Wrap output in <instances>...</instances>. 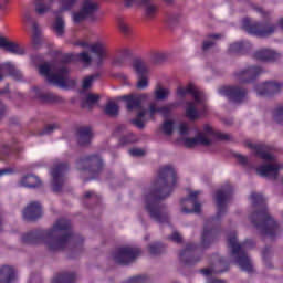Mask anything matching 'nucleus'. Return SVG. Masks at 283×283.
Returning a JSON list of instances; mask_svg holds the SVG:
<instances>
[{
    "mask_svg": "<svg viewBox=\"0 0 283 283\" xmlns=\"http://www.w3.org/2000/svg\"><path fill=\"white\" fill-rule=\"evenodd\" d=\"M251 200L254 208H260L250 216L251 223L260 231L261 235H268L271 240H275L277 233H280V223L269 214V208L266 207L264 197L260 193L252 192Z\"/></svg>",
    "mask_w": 283,
    "mask_h": 283,
    "instance_id": "20e7f679",
    "label": "nucleus"
},
{
    "mask_svg": "<svg viewBox=\"0 0 283 283\" xmlns=\"http://www.w3.org/2000/svg\"><path fill=\"white\" fill-rule=\"evenodd\" d=\"M127 59H132V50L120 49L118 50V55L113 59L112 64L117 67H123L127 62Z\"/></svg>",
    "mask_w": 283,
    "mask_h": 283,
    "instance_id": "c756f323",
    "label": "nucleus"
},
{
    "mask_svg": "<svg viewBox=\"0 0 283 283\" xmlns=\"http://www.w3.org/2000/svg\"><path fill=\"white\" fill-rule=\"evenodd\" d=\"M23 244H45L49 251H65L70 244L83 243V237L72 230L70 219H57L53 228L49 230H32L22 234Z\"/></svg>",
    "mask_w": 283,
    "mask_h": 283,
    "instance_id": "f03ea898",
    "label": "nucleus"
},
{
    "mask_svg": "<svg viewBox=\"0 0 283 283\" xmlns=\"http://www.w3.org/2000/svg\"><path fill=\"white\" fill-rule=\"evenodd\" d=\"M17 280V270L10 265L0 268V283H12Z\"/></svg>",
    "mask_w": 283,
    "mask_h": 283,
    "instance_id": "a878e982",
    "label": "nucleus"
},
{
    "mask_svg": "<svg viewBox=\"0 0 283 283\" xmlns=\"http://www.w3.org/2000/svg\"><path fill=\"white\" fill-rule=\"evenodd\" d=\"M161 132L166 136H171L174 134V120L167 119L163 123Z\"/></svg>",
    "mask_w": 283,
    "mask_h": 283,
    "instance_id": "864d4df0",
    "label": "nucleus"
},
{
    "mask_svg": "<svg viewBox=\"0 0 283 283\" xmlns=\"http://www.w3.org/2000/svg\"><path fill=\"white\" fill-rule=\"evenodd\" d=\"M84 205L87 202H94L96 207H101V196L96 195V192L90 190L84 193Z\"/></svg>",
    "mask_w": 283,
    "mask_h": 283,
    "instance_id": "79ce46f5",
    "label": "nucleus"
},
{
    "mask_svg": "<svg viewBox=\"0 0 283 283\" xmlns=\"http://www.w3.org/2000/svg\"><path fill=\"white\" fill-rule=\"evenodd\" d=\"M3 67H4L6 72H8L9 76L14 78L15 81L23 80V74L21 73V71H19V69H17L14 65H12V63L7 62L3 64Z\"/></svg>",
    "mask_w": 283,
    "mask_h": 283,
    "instance_id": "4c0bfd02",
    "label": "nucleus"
},
{
    "mask_svg": "<svg viewBox=\"0 0 283 283\" xmlns=\"http://www.w3.org/2000/svg\"><path fill=\"white\" fill-rule=\"evenodd\" d=\"M273 118L277 125H283V105H277L273 111Z\"/></svg>",
    "mask_w": 283,
    "mask_h": 283,
    "instance_id": "6e6d98bb",
    "label": "nucleus"
},
{
    "mask_svg": "<svg viewBox=\"0 0 283 283\" xmlns=\"http://www.w3.org/2000/svg\"><path fill=\"white\" fill-rule=\"evenodd\" d=\"M198 244L188 243L179 253V262L184 266H196L202 260V254H198Z\"/></svg>",
    "mask_w": 283,
    "mask_h": 283,
    "instance_id": "9d476101",
    "label": "nucleus"
},
{
    "mask_svg": "<svg viewBox=\"0 0 283 283\" xmlns=\"http://www.w3.org/2000/svg\"><path fill=\"white\" fill-rule=\"evenodd\" d=\"M190 95L195 98V103L197 105H202V97L200 96V92L196 91V88H192V93Z\"/></svg>",
    "mask_w": 283,
    "mask_h": 283,
    "instance_id": "774afa93",
    "label": "nucleus"
},
{
    "mask_svg": "<svg viewBox=\"0 0 283 283\" xmlns=\"http://www.w3.org/2000/svg\"><path fill=\"white\" fill-rule=\"evenodd\" d=\"M168 240L176 242V244H182V237L178 232H174L168 237Z\"/></svg>",
    "mask_w": 283,
    "mask_h": 283,
    "instance_id": "0e129e2a",
    "label": "nucleus"
},
{
    "mask_svg": "<svg viewBox=\"0 0 283 283\" xmlns=\"http://www.w3.org/2000/svg\"><path fill=\"white\" fill-rule=\"evenodd\" d=\"M101 101V96L96 95V94H92V93H88L86 95V98L85 101L82 102L81 104V107L82 108H85V107H92V105H96V103Z\"/></svg>",
    "mask_w": 283,
    "mask_h": 283,
    "instance_id": "c03bdc74",
    "label": "nucleus"
},
{
    "mask_svg": "<svg viewBox=\"0 0 283 283\" xmlns=\"http://www.w3.org/2000/svg\"><path fill=\"white\" fill-rule=\"evenodd\" d=\"M75 61H80V63H85V65H90L92 63V56H90V53L82 52L75 55Z\"/></svg>",
    "mask_w": 283,
    "mask_h": 283,
    "instance_id": "bf43d9fd",
    "label": "nucleus"
},
{
    "mask_svg": "<svg viewBox=\"0 0 283 283\" xmlns=\"http://www.w3.org/2000/svg\"><path fill=\"white\" fill-rule=\"evenodd\" d=\"M38 67L41 76H45L49 83H62L61 76L54 75V73H52V66L50 63L45 62L44 64H40Z\"/></svg>",
    "mask_w": 283,
    "mask_h": 283,
    "instance_id": "393cba45",
    "label": "nucleus"
},
{
    "mask_svg": "<svg viewBox=\"0 0 283 283\" xmlns=\"http://www.w3.org/2000/svg\"><path fill=\"white\" fill-rule=\"evenodd\" d=\"M129 154L135 158H140L145 155V151L142 148H133L129 150Z\"/></svg>",
    "mask_w": 283,
    "mask_h": 283,
    "instance_id": "338daca9",
    "label": "nucleus"
},
{
    "mask_svg": "<svg viewBox=\"0 0 283 283\" xmlns=\"http://www.w3.org/2000/svg\"><path fill=\"white\" fill-rule=\"evenodd\" d=\"M118 29L124 36H129V34H132V27L126 24L123 20H118Z\"/></svg>",
    "mask_w": 283,
    "mask_h": 283,
    "instance_id": "052dcab7",
    "label": "nucleus"
},
{
    "mask_svg": "<svg viewBox=\"0 0 283 283\" xmlns=\"http://www.w3.org/2000/svg\"><path fill=\"white\" fill-rule=\"evenodd\" d=\"M255 92L258 96L271 98L272 96H275V94H280V92H282V83L273 81L264 82L263 84H258L255 86Z\"/></svg>",
    "mask_w": 283,
    "mask_h": 283,
    "instance_id": "4468645a",
    "label": "nucleus"
},
{
    "mask_svg": "<svg viewBox=\"0 0 283 283\" xmlns=\"http://www.w3.org/2000/svg\"><path fill=\"white\" fill-rule=\"evenodd\" d=\"M70 70H67V66H61L57 70V73H54V76H60L62 78V82H53V85H59L60 87H65L67 83L65 82V74H67Z\"/></svg>",
    "mask_w": 283,
    "mask_h": 283,
    "instance_id": "a18cd8bd",
    "label": "nucleus"
},
{
    "mask_svg": "<svg viewBox=\"0 0 283 283\" xmlns=\"http://www.w3.org/2000/svg\"><path fill=\"white\" fill-rule=\"evenodd\" d=\"M203 132H206V134H208L209 136H213L216 140H231V135L224 134L220 130H213V127L208 124L203 126Z\"/></svg>",
    "mask_w": 283,
    "mask_h": 283,
    "instance_id": "2f4dec72",
    "label": "nucleus"
},
{
    "mask_svg": "<svg viewBox=\"0 0 283 283\" xmlns=\"http://www.w3.org/2000/svg\"><path fill=\"white\" fill-rule=\"evenodd\" d=\"M263 73L264 70L261 66H248L247 69L235 72L234 77L239 83H253V81Z\"/></svg>",
    "mask_w": 283,
    "mask_h": 283,
    "instance_id": "f8f14e48",
    "label": "nucleus"
},
{
    "mask_svg": "<svg viewBox=\"0 0 283 283\" xmlns=\"http://www.w3.org/2000/svg\"><path fill=\"white\" fill-rule=\"evenodd\" d=\"M231 196H233V186L230 185L224 190L220 189L216 191L217 213L205 222L201 234V247L203 249H209L220 237V222L223 216H227V203L231 200Z\"/></svg>",
    "mask_w": 283,
    "mask_h": 283,
    "instance_id": "7ed1b4c3",
    "label": "nucleus"
},
{
    "mask_svg": "<svg viewBox=\"0 0 283 283\" xmlns=\"http://www.w3.org/2000/svg\"><path fill=\"white\" fill-rule=\"evenodd\" d=\"M249 149L254 150V156L258 158H261V160H270L273 161V155H271L269 151L271 148L268 145L264 144H248Z\"/></svg>",
    "mask_w": 283,
    "mask_h": 283,
    "instance_id": "4be33fe9",
    "label": "nucleus"
},
{
    "mask_svg": "<svg viewBox=\"0 0 283 283\" xmlns=\"http://www.w3.org/2000/svg\"><path fill=\"white\" fill-rule=\"evenodd\" d=\"M90 19L87 14H85V11L81 8L80 11L73 13V23H83V21Z\"/></svg>",
    "mask_w": 283,
    "mask_h": 283,
    "instance_id": "5fc2aeb1",
    "label": "nucleus"
},
{
    "mask_svg": "<svg viewBox=\"0 0 283 283\" xmlns=\"http://www.w3.org/2000/svg\"><path fill=\"white\" fill-rule=\"evenodd\" d=\"M143 98H145V95H124L120 101L126 102L128 112H134V109H143Z\"/></svg>",
    "mask_w": 283,
    "mask_h": 283,
    "instance_id": "b1692460",
    "label": "nucleus"
},
{
    "mask_svg": "<svg viewBox=\"0 0 283 283\" xmlns=\"http://www.w3.org/2000/svg\"><path fill=\"white\" fill-rule=\"evenodd\" d=\"M97 78H101V73H95L85 77L82 84L83 90H90V87H92V83Z\"/></svg>",
    "mask_w": 283,
    "mask_h": 283,
    "instance_id": "09e8293b",
    "label": "nucleus"
},
{
    "mask_svg": "<svg viewBox=\"0 0 283 283\" xmlns=\"http://www.w3.org/2000/svg\"><path fill=\"white\" fill-rule=\"evenodd\" d=\"M234 158L238 159L239 165H243V167L249 165V158H247V156L234 154Z\"/></svg>",
    "mask_w": 283,
    "mask_h": 283,
    "instance_id": "69168bd1",
    "label": "nucleus"
},
{
    "mask_svg": "<svg viewBox=\"0 0 283 283\" xmlns=\"http://www.w3.org/2000/svg\"><path fill=\"white\" fill-rule=\"evenodd\" d=\"M186 117L189 118V120H198L201 116L209 114L207 105H203L200 111L196 108V103L193 102H186Z\"/></svg>",
    "mask_w": 283,
    "mask_h": 283,
    "instance_id": "aec40b11",
    "label": "nucleus"
},
{
    "mask_svg": "<svg viewBox=\"0 0 283 283\" xmlns=\"http://www.w3.org/2000/svg\"><path fill=\"white\" fill-rule=\"evenodd\" d=\"M137 90H146V87H149V78H147V75H137Z\"/></svg>",
    "mask_w": 283,
    "mask_h": 283,
    "instance_id": "13d9d810",
    "label": "nucleus"
},
{
    "mask_svg": "<svg viewBox=\"0 0 283 283\" xmlns=\"http://www.w3.org/2000/svg\"><path fill=\"white\" fill-rule=\"evenodd\" d=\"M140 255V249L132 247H120L113 253V260L120 266H128Z\"/></svg>",
    "mask_w": 283,
    "mask_h": 283,
    "instance_id": "6e6552de",
    "label": "nucleus"
},
{
    "mask_svg": "<svg viewBox=\"0 0 283 283\" xmlns=\"http://www.w3.org/2000/svg\"><path fill=\"white\" fill-rule=\"evenodd\" d=\"M275 25L269 22L253 21L251 18H243L242 30L252 36H259L260 39H265V36H271L275 32Z\"/></svg>",
    "mask_w": 283,
    "mask_h": 283,
    "instance_id": "0eeeda50",
    "label": "nucleus"
},
{
    "mask_svg": "<svg viewBox=\"0 0 283 283\" xmlns=\"http://www.w3.org/2000/svg\"><path fill=\"white\" fill-rule=\"evenodd\" d=\"M43 216V208L39 201H33L23 210V218L29 222H35Z\"/></svg>",
    "mask_w": 283,
    "mask_h": 283,
    "instance_id": "2eb2a0df",
    "label": "nucleus"
},
{
    "mask_svg": "<svg viewBox=\"0 0 283 283\" xmlns=\"http://www.w3.org/2000/svg\"><path fill=\"white\" fill-rule=\"evenodd\" d=\"M228 247L232 250L235 264H238L241 270L245 271V273H253V263H251V259L247 255V251L238 243V234L235 232L229 235Z\"/></svg>",
    "mask_w": 283,
    "mask_h": 283,
    "instance_id": "423d86ee",
    "label": "nucleus"
},
{
    "mask_svg": "<svg viewBox=\"0 0 283 283\" xmlns=\"http://www.w3.org/2000/svg\"><path fill=\"white\" fill-rule=\"evenodd\" d=\"M75 167L78 171H87L91 178H99L105 164L103 157L98 154L84 155L75 161Z\"/></svg>",
    "mask_w": 283,
    "mask_h": 283,
    "instance_id": "39448f33",
    "label": "nucleus"
},
{
    "mask_svg": "<svg viewBox=\"0 0 283 283\" xmlns=\"http://www.w3.org/2000/svg\"><path fill=\"white\" fill-rule=\"evenodd\" d=\"M256 174L261 178H271L272 180H277V175L280 174V166L277 164H264L256 167Z\"/></svg>",
    "mask_w": 283,
    "mask_h": 283,
    "instance_id": "f3484780",
    "label": "nucleus"
},
{
    "mask_svg": "<svg viewBox=\"0 0 283 283\" xmlns=\"http://www.w3.org/2000/svg\"><path fill=\"white\" fill-rule=\"evenodd\" d=\"M198 196H200V191H192L189 197L181 199L182 213H200L202 206L198 202Z\"/></svg>",
    "mask_w": 283,
    "mask_h": 283,
    "instance_id": "ddd939ff",
    "label": "nucleus"
},
{
    "mask_svg": "<svg viewBox=\"0 0 283 283\" xmlns=\"http://www.w3.org/2000/svg\"><path fill=\"white\" fill-rule=\"evenodd\" d=\"M78 3V0H60L61 10L64 12H70Z\"/></svg>",
    "mask_w": 283,
    "mask_h": 283,
    "instance_id": "8fccbe9b",
    "label": "nucleus"
},
{
    "mask_svg": "<svg viewBox=\"0 0 283 283\" xmlns=\"http://www.w3.org/2000/svg\"><path fill=\"white\" fill-rule=\"evenodd\" d=\"M133 70H135L137 76H147L149 74V67L143 59L133 60Z\"/></svg>",
    "mask_w": 283,
    "mask_h": 283,
    "instance_id": "473e14b6",
    "label": "nucleus"
},
{
    "mask_svg": "<svg viewBox=\"0 0 283 283\" xmlns=\"http://www.w3.org/2000/svg\"><path fill=\"white\" fill-rule=\"evenodd\" d=\"M254 59L266 63L269 61H277V59H280V54L272 50L262 49L254 53Z\"/></svg>",
    "mask_w": 283,
    "mask_h": 283,
    "instance_id": "bb28decb",
    "label": "nucleus"
},
{
    "mask_svg": "<svg viewBox=\"0 0 283 283\" xmlns=\"http://www.w3.org/2000/svg\"><path fill=\"white\" fill-rule=\"evenodd\" d=\"M91 52L97 55L98 63H103L105 56H107V50L102 43H95L90 46Z\"/></svg>",
    "mask_w": 283,
    "mask_h": 283,
    "instance_id": "f704fd0d",
    "label": "nucleus"
},
{
    "mask_svg": "<svg viewBox=\"0 0 283 283\" xmlns=\"http://www.w3.org/2000/svg\"><path fill=\"white\" fill-rule=\"evenodd\" d=\"M81 8L91 21H95L96 13L101 10V3L94 0H83Z\"/></svg>",
    "mask_w": 283,
    "mask_h": 283,
    "instance_id": "5701e85b",
    "label": "nucleus"
},
{
    "mask_svg": "<svg viewBox=\"0 0 283 283\" xmlns=\"http://www.w3.org/2000/svg\"><path fill=\"white\" fill-rule=\"evenodd\" d=\"M52 3H54V0H35V12L40 17H43V14H48L50 10H52Z\"/></svg>",
    "mask_w": 283,
    "mask_h": 283,
    "instance_id": "7c9ffc66",
    "label": "nucleus"
},
{
    "mask_svg": "<svg viewBox=\"0 0 283 283\" xmlns=\"http://www.w3.org/2000/svg\"><path fill=\"white\" fill-rule=\"evenodd\" d=\"M38 98L39 101H41V103H62L63 102V97L50 92L38 94Z\"/></svg>",
    "mask_w": 283,
    "mask_h": 283,
    "instance_id": "e433bc0d",
    "label": "nucleus"
},
{
    "mask_svg": "<svg viewBox=\"0 0 283 283\" xmlns=\"http://www.w3.org/2000/svg\"><path fill=\"white\" fill-rule=\"evenodd\" d=\"M123 283H149V276L146 274L133 276L128 279L127 281H124Z\"/></svg>",
    "mask_w": 283,
    "mask_h": 283,
    "instance_id": "4d7b16f0",
    "label": "nucleus"
},
{
    "mask_svg": "<svg viewBox=\"0 0 283 283\" xmlns=\"http://www.w3.org/2000/svg\"><path fill=\"white\" fill-rule=\"evenodd\" d=\"M271 258H273V249H271V247H265L262 250V260L266 269H273V263L271 262Z\"/></svg>",
    "mask_w": 283,
    "mask_h": 283,
    "instance_id": "ea45409f",
    "label": "nucleus"
},
{
    "mask_svg": "<svg viewBox=\"0 0 283 283\" xmlns=\"http://www.w3.org/2000/svg\"><path fill=\"white\" fill-rule=\"evenodd\" d=\"M76 282V273H60L57 274L51 283H74Z\"/></svg>",
    "mask_w": 283,
    "mask_h": 283,
    "instance_id": "c9c22d12",
    "label": "nucleus"
},
{
    "mask_svg": "<svg viewBox=\"0 0 283 283\" xmlns=\"http://www.w3.org/2000/svg\"><path fill=\"white\" fill-rule=\"evenodd\" d=\"M178 184V174L171 165L159 168L158 176L153 184V188L145 195V210L150 220L158 224H169V210L163 200L169 198L176 185Z\"/></svg>",
    "mask_w": 283,
    "mask_h": 283,
    "instance_id": "f257e3e1",
    "label": "nucleus"
},
{
    "mask_svg": "<svg viewBox=\"0 0 283 283\" xmlns=\"http://www.w3.org/2000/svg\"><path fill=\"white\" fill-rule=\"evenodd\" d=\"M24 20L27 21V23H31L33 32H36V30H39V23H36V21H34V18H32L30 12H27L24 14Z\"/></svg>",
    "mask_w": 283,
    "mask_h": 283,
    "instance_id": "680f3d73",
    "label": "nucleus"
},
{
    "mask_svg": "<svg viewBox=\"0 0 283 283\" xmlns=\"http://www.w3.org/2000/svg\"><path fill=\"white\" fill-rule=\"evenodd\" d=\"M155 98L156 101H167V98H169V88L158 86L155 90Z\"/></svg>",
    "mask_w": 283,
    "mask_h": 283,
    "instance_id": "49530a36",
    "label": "nucleus"
},
{
    "mask_svg": "<svg viewBox=\"0 0 283 283\" xmlns=\"http://www.w3.org/2000/svg\"><path fill=\"white\" fill-rule=\"evenodd\" d=\"M0 49L9 54H15L17 56L25 55V49L19 45L17 42L8 41V39L0 36Z\"/></svg>",
    "mask_w": 283,
    "mask_h": 283,
    "instance_id": "a211bd4d",
    "label": "nucleus"
},
{
    "mask_svg": "<svg viewBox=\"0 0 283 283\" xmlns=\"http://www.w3.org/2000/svg\"><path fill=\"white\" fill-rule=\"evenodd\" d=\"M56 61H59V63H61L62 65H67V63L76 61V56L70 53L57 52Z\"/></svg>",
    "mask_w": 283,
    "mask_h": 283,
    "instance_id": "37998d69",
    "label": "nucleus"
},
{
    "mask_svg": "<svg viewBox=\"0 0 283 283\" xmlns=\"http://www.w3.org/2000/svg\"><path fill=\"white\" fill-rule=\"evenodd\" d=\"M156 114H161L164 118H169V115L171 114V108L167 106L156 107V104L151 103L149 105V116L150 118H154Z\"/></svg>",
    "mask_w": 283,
    "mask_h": 283,
    "instance_id": "72a5a7b5",
    "label": "nucleus"
},
{
    "mask_svg": "<svg viewBox=\"0 0 283 283\" xmlns=\"http://www.w3.org/2000/svg\"><path fill=\"white\" fill-rule=\"evenodd\" d=\"M126 8H132V6H145V17L146 19H154L156 12H158V7L150 4L151 0H124Z\"/></svg>",
    "mask_w": 283,
    "mask_h": 283,
    "instance_id": "dca6fc26",
    "label": "nucleus"
},
{
    "mask_svg": "<svg viewBox=\"0 0 283 283\" xmlns=\"http://www.w3.org/2000/svg\"><path fill=\"white\" fill-rule=\"evenodd\" d=\"M57 127L59 126H56V124L48 125L46 127H44V129L40 132V136H50V134H52V132H54V129H56Z\"/></svg>",
    "mask_w": 283,
    "mask_h": 283,
    "instance_id": "e2e57ef3",
    "label": "nucleus"
},
{
    "mask_svg": "<svg viewBox=\"0 0 283 283\" xmlns=\"http://www.w3.org/2000/svg\"><path fill=\"white\" fill-rule=\"evenodd\" d=\"M105 114L112 118L118 116V105L114 102L108 103L105 107Z\"/></svg>",
    "mask_w": 283,
    "mask_h": 283,
    "instance_id": "603ef678",
    "label": "nucleus"
},
{
    "mask_svg": "<svg viewBox=\"0 0 283 283\" xmlns=\"http://www.w3.org/2000/svg\"><path fill=\"white\" fill-rule=\"evenodd\" d=\"M70 169L67 163H60L53 166L51 169V176L53 178L52 186L54 193L61 192L65 182V172Z\"/></svg>",
    "mask_w": 283,
    "mask_h": 283,
    "instance_id": "9b49d317",
    "label": "nucleus"
},
{
    "mask_svg": "<svg viewBox=\"0 0 283 283\" xmlns=\"http://www.w3.org/2000/svg\"><path fill=\"white\" fill-rule=\"evenodd\" d=\"M219 94H221V96H227L231 103L242 105V103L247 101V96H249V91L242 86L228 85L219 88Z\"/></svg>",
    "mask_w": 283,
    "mask_h": 283,
    "instance_id": "1a4fd4ad",
    "label": "nucleus"
},
{
    "mask_svg": "<svg viewBox=\"0 0 283 283\" xmlns=\"http://www.w3.org/2000/svg\"><path fill=\"white\" fill-rule=\"evenodd\" d=\"M213 140L205 136V133L199 132L196 137L189 138L187 137L184 140L185 147L188 149H191V147H196V145H203V147H210L212 145Z\"/></svg>",
    "mask_w": 283,
    "mask_h": 283,
    "instance_id": "412c9836",
    "label": "nucleus"
},
{
    "mask_svg": "<svg viewBox=\"0 0 283 283\" xmlns=\"http://www.w3.org/2000/svg\"><path fill=\"white\" fill-rule=\"evenodd\" d=\"M166 250L167 248L165 244L160 242H155L148 245V253H150V255H163Z\"/></svg>",
    "mask_w": 283,
    "mask_h": 283,
    "instance_id": "58836bf2",
    "label": "nucleus"
},
{
    "mask_svg": "<svg viewBox=\"0 0 283 283\" xmlns=\"http://www.w3.org/2000/svg\"><path fill=\"white\" fill-rule=\"evenodd\" d=\"M193 84H188L187 87H182V86H179L177 87V96H179V98H185V96H187V94H193Z\"/></svg>",
    "mask_w": 283,
    "mask_h": 283,
    "instance_id": "3c124183",
    "label": "nucleus"
},
{
    "mask_svg": "<svg viewBox=\"0 0 283 283\" xmlns=\"http://www.w3.org/2000/svg\"><path fill=\"white\" fill-rule=\"evenodd\" d=\"M138 138L134 135V133H128L119 138V145H134L137 143Z\"/></svg>",
    "mask_w": 283,
    "mask_h": 283,
    "instance_id": "de8ad7c7",
    "label": "nucleus"
},
{
    "mask_svg": "<svg viewBox=\"0 0 283 283\" xmlns=\"http://www.w3.org/2000/svg\"><path fill=\"white\" fill-rule=\"evenodd\" d=\"M20 187H25L27 189H36L41 187V179L33 174H28L21 178Z\"/></svg>",
    "mask_w": 283,
    "mask_h": 283,
    "instance_id": "cd10ccee",
    "label": "nucleus"
},
{
    "mask_svg": "<svg viewBox=\"0 0 283 283\" xmlns=\"http://www.w3.org/2000/svg\"><path fill=\"white\" fill-rule=\"evenodd\" d=\"M55 21L52 24V30L55 32L56 36H65V19L59 14V11L54 12Z\"/></svg>",
    "mask_w": 283,
    "mask_h": 283,
    "instance_id": "c85d7f7f",
    "label": "nucleus"
},
{
    "mask_svg": "<svg viewBox=\"0 0 283 283\" xmlns=\"http://www.w3.org/2000/svg\"><path fill=\"white\" fill-rule=\"evenodd\" d=\"M230 54H247V43L237 42L229 46Z\"/></svg>",
    "mask_w": 283,
    "mask_h": 283,
    "instance_id": "a19ab883",
    "label": "nucleus"
},
{
    "mask_svg": "<svg viewBox=\"0 0 283 283\" xmlns=\"http://www.w3.org/2000/svg\"><path fill=\"white\" fill-rule=\"evenodd\" d=\"M77 144L80 147H87L92 143V138H94V133H92V127L90 126H81L76 132Z\"/></svg>",
    "mask_w": 283,
    "mask_h": 283,
    "instance_id": "6ab92c4d",
    "label": "nucleus"
}]
</instances>
